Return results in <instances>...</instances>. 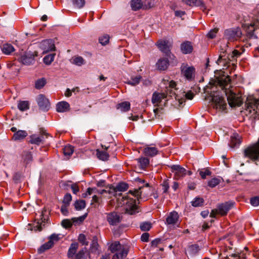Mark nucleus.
Masks as SVG:
<instances>
[{
  "mask_svg": "<svg viewBox=\"0 0 259 259\" xmlns=\"http://www.w3.org/2000/svg\"><path fill=\"white\" fill-rule=\"evenodd\" d=\"M131 104L128 102H123L118 104L117 105V109H119L122 112H126L130 110Z\"/></svg>",
  "mask_w": 259,
  "mask_h": 259,
  "instance_id": "2f4dec72",
  "label": "nucleus"
},
{
  "mask_svg": "<svg viewBox=\"0 0 259 259\" xmlns=\"http://www.w3.org/2000/svg\"><path fill=\"white\" fill-rule=\"evenodd\" d=\"M109 248L112 252L115 253L112 259H123L126 257L128 253V247L124 245L121 244L118 241L112 243Z\"/></svg>",
  "mask_w": 259,
  "mask_h": 259,
  "instance_id": "7ed1b4c3",
  "label": "nucleus"
},
{
  "mask_svg": "<svg viewBox=\"0 0 259 259\" xmlns=\"http://www.w3.org/2000/svg\"><path fill=\"white\" fill-rule=\"evenodd\" d=\"M163 193H167L169 188V183L168 180H164L161 184Z\"/></svg>",
  "mask_w": 259,
  "mask_h": 259,
  "instance_id": "5fc2aeb1",
  "label": "nucleus"
},
{
  "mask_svg": "<svg viewBox=\"0 0 259 259\" xmlns=\"http://www.w3.org/2000/svg\"><path fill=\"white\" fill-rule=\"evenodd\" d=\"M155 5L154 0L146 1L143 3V9H149L153 7Z\"/></svg>",
  "mask_w": 259,
  "mask_h": 259,
  "instance_id": "de8ad7c7",
  "label": "nucleus"
},
{
  "mask_svg": "<svg viewBox=\"0 0 259 259\" xmlns=\"http://www.w3.org/2000/svg\"><path fill=\"white\" fill-rule=\"evenodd\" d=\"M141 169H145L149 164V159L146 157H141L136 159Z\"/></svg>",
  "mask_w": 259,
  "mask_h": 259,
  "instance_id": "c756f323",
  "label": "nucleus"
},
{
  "mask_svg": "<svg viewBox=\"0 0 259 259\" xmlns=\"http://www.w3.org/2000/svg\"><path fill=\"white\" fill-rule=\"evenodd\" d=\"M99 42L103 46L107 44L109 41V36L107 34H104L99 38Z\"/></svg>",
  "mask_w": 259,
  "mask_h": 259,
  "instance_id": "8fccbe9b",
  "label": "nucleus"
},
{
  "mask_svg": "<svg viewBox=\"0 0 259 259\" xmlns=\"http://www.w3.org/2000/svg\"><path fill=\"white\" fill-rule=\"evenodd\" d=\"M241 143V140L239 135L236 133H234L231 137V141L229 146L231 148H236L238 147Z\"/></svg>",
  "mask_w": 259,
  "mask_h": 259,
  "instance_id": "aec40b11",
  "label": "nucleus"
},
{
  "mask_svg": "<svg viewBox=\"0 0 259 259\" xmlns=\"http://www.w3.org/2000/svg\"><path fill=\"white\" fill-rule=\"evenodd\" d=\"M27 136V133L24 130H19L14 133L13 139L14 141L21 140Z\"/></svg>",
  "mask_w": 259,
  "mask_h": 259,
  "instance_id": "cd10ccee",
  "label": "nucleus"
},
{
  "mask_svg": "<svg viewBox=\"0 0 259 259\" xmlns=\"http://www.w3.org/2000/svg\"><path fill=\"white\" fill-rule=\"evenodd\" d=\"M87 217V214H84L78 218H73L72 219V221L75 223H80L82 222Z\"/></svg>",
  "mask_w": 259,
  "mask_h": 259,
  "instance_id": "69168bd1",
  "label": "nucleus"
},
{
  "mask_svg": "<svg viewBox=\"0 0 259 259\" xmlns=\"http://www.w3.org/2000/svg\"><path fill=\"white\" fill-rule=\"evenodd\" d=\"M179 218V216L178 212L176 211H173L167 216L166 219V223L167 225H175L177 223Z\"/></svg>",
  "mask_w": 259,
  "mask_h": 259,
  "instance_id": "6ab92c4d",
  "label": "nucleus"
},
{
  "mask_svg": "<svg viewBox=\"0 0 259 259\" xmlns=\"http://www.w3.org/2000/svg\"><path fill=\"white\" fill-rule=\"evenodd\" d=\"M78 248V243L77 242H73L71 244L67 252V256L68 258H72L74 255L75 256L76 251Z\"/></svg>",
  "mask_w": 259,
  "mask_h": 259,
  "instance_id": "b1692460",
  "label": "nucleus"
},
{
  "mask_svg": "<svg viewBox=\"0 0 259 259\" xmlns=\"http://www.w3.org/2000/svg\"><path fill=\"white\" fill-rule=\"evenodd\" d=\"M96 191H97V189L96 188H89L86 191L87 195H91L92 194H96Z\"/></svg>",
  "mask_w": 259,
  "mask_h": 259,
  "instance_id": "774afa93",
  "label": "nucleus"
},
{
  "mask_svg": "<svg viewBox=\"0 0 259 259\" xmlns=\"http://www.w3.org/2000/svg\"><path fill=\"white\" fill-rule=\"evenodd\" d=\"M110 189L108 190V193L113 194L114 196H120L121 193L117 194L118 192H124L127 190L128 189V185L124 183H120L118 184L115 187L113 186H110Z\"/></svg>",
  "mask_w": 259,
  "mask_h": 259,
  "instance_id": "4468645a",
  "label": "nucleus"
},
{
  "mask_svg": "<svg viewBox=\"0 0 259 259\" xmlns=\"http://www.w3.org/2000/svg\"><path fill=\"white\" fill-rule=\"evenodd\" d=\"M71 200L72 196L71 194L69 193L66 194L64 197L63 201V204L69 205Z\"/></svg>",
  "mask_w": 259,
  "mask_h": 259,
  "instance_id": "4d7b16f0",
  "label": "nucleus"
},
{
  "mask_svg": "<svg viewBox=\"0 0 259 259\" xmlns=\"http://www.w3.org/2000/svg\"><path fill=\"white\" fill-rule=\"evenodd\" d=\"M142 188H140L138 189L135 190L134 191L130 190L128 192V194H131L132 195L136 197L137 200L139 201L140 199H141V196L142 192L141 190Z\"/></svg>",
  "mask_w": 259,
  "mask_h": 259,
  "instance_id": "c9c22d12",
  "label": "nucleus"
},
{
  "mask_svg": "<svg viewBox=\"0 0 259 259\" xmlns=\"http://www.w3.org/2000/svg\"><path fill=\"white\" fill-rule=\"evenodd\" d=\"M199 175L202 179H204L206 178L207 176H210L211 175V172L208 169L200 170Z\"/></svg>",
  "mask_w": 259,
  "mask_h": 259,
  "instance_id": "0e129e2a",
  "label": "nucleus"
},
{
  "mask_svg": "<svg viewBox=\"0 0 259 259\" xmlns=\"http://www.w3.org/2000/svg\"><path fill=\"white\" fill-rule=\"evenodd\" d=\"M54 244V242H52V240H50L47 243L43 244L38 249V251L41 253L46 250L49 249L51 248Z\"/></svg>",
  "mask_w": 259,
  "mask_h": 259,
  "instance_id": "4c0bfd02",
  "label": "nucleus"
},
{
  "mask_svg": "<svg viewBox=\"0 0 259 259\" xmlns=\"http://www.w3.org/2000/svg\"><path fill=\"white\" fill-rule=\"evenodd\" d=\"M140 229L143 231H148L151 228V224L149 222H143L140 224Z\"/></svg>",
  "mask_w": 259,
  "mask_h": 259,
  "instance_id": "603ef678",
  "label": "nucleus"
},
{
  "mask_svg": "<svg viewBox=\"0 0 259 259\" xmlns=\"http://www.w3.org/2000/svg\"><path fill=\"white\" fill-rule=\"evenodd\" d=\"M233 205L234 203L232 202L220 204L218 206L217 209L211 210L210 217L212 218H215L217 214H220L221 215H226Z\"/></svg>",
  "mask_w": 259,
  "mask_h": 259,
  "instance_id": "0eeeda50",
  "label": "nucleus"
},
{
  "mask_svg": "<svg viewBox=\"0 0 259 259\" xmlns=\"http://www.w3.org/2000/svg\"><path fill=\"white\" fill-rule=\"evenodd\" d=\"M98 238L96 236H94L93 237L92 242L91 245V248L93 251H96L98 249Z\"/></svg>",
  "mask_w": 259,
  "mask_h": 259,
  "instance_id": "3c124183",
  "label": "nucleus"
},
{
  "mask_svg": "<svg viewBox=\"0 0 259 259\" xmlns=\"http://www.w3.org/2000/svg\"><path fill=\"white\" fill-rule=\"evenodd\" d=\"M73 63L77 66L84 64V60L81 57H77L73 59Z\"/></svg>",
  "mask_w": 259,
  "mask_h": 259,
  "instance_id": "13d9d810",
  "label": "nucleus"
},
{
  "mask_svg": "<svg viewBox=\"0 0 259 259\" xmlns=\"http://www.w3.org/2000/svg\"><path fill=\"white\" fill-rule=\"evenodd\" d=\"M158 153V150L155 147H147L144 149V153L146 156L153 157Z\"/></svg>",
  "mask_w": 259,
  "mask_h": 259,
  "instance_id": "393cba45",
  "label": "nucleus"
},
{
  "mask_svg": "<svg viewBox=\"0 0 259 259\" xmlns=\"http://www.w3.org/2000/svg\"><path fill=\"white\" fill-rule=\"evenodd\" d=\"M131 7L134 11H137L140 9H143V3L141 0H132Z\"/></svg>",
  "mask_w": 259,
  "mask_h": 259,
  "instance_id": "bb28decb",
  "label": "nucleus"
},
{
  "mask_svg": "<svg viewBox=\"0 0 259 259\" xmlns=\"http://www.w3.org/2000/svg\"><path fill=\"white\" fill-rule=\"evenodd\" d=\"M122 205H126V210L130 214H133L137 212V206L136 201L135 199L130 198L128 195H124L122 197Z\"/></svg>",
  "mask_w": 259,
  "mask_h": 259,
  "instance_id": "423d86ee",
  "label": "nucleus"
},
{
  "mask_svg": "<svg viewBox=\"0 0 259 259\" xmlns=\"http://www.w3.org/2000/svg\"><path fill=\"white\" fill-rule=\"evenodd\" d=\"M213 108L220 111H223L226 108L227 103L223 95L216 93L212 95Z\"/></svg>",
  "mask_w": 259,
  "mask_h": 259,
  "instance_id": "6e6552de",
  "label": "nucleus"
},
{
  "mask_svg": "<svg viewBox=\"0 0 259 259\" xmlns=\"http://www.w3.org/2000/svg\"><path fill=\"white\" fill-rule=\"evenodd\" d=\"M221 181V179L219 178H213L208 181V186L211 188L215 187L220 183Z\"/></svg>",
  "mask_w": 259,
  "mask_h": 259,
  "instance_id": "79ce46f5",
  "label": "nucleus"
},
{
  "mask_svg": "<svg viewBox=\"0 0 259 259\" xmlns=\"http://www.w3.org/2000/svg\"><path fill=\"white\" fill-rule=\"evenodd\" d=\"M78 241L82 244L88 245L89 242L86 240V237L84 234H81L78 236Z\"/></svg>",
  "mask_w": 259,
  "mask_h": 259,
  "instance_id": "bf43d9fd",
  "label": "nucleus"
},
{
  "mask_svg": "<svg viewBox=\"0 0 259 259\" xmlns=\"http://www.w3.org/2000/svg\"><path fill=\"white\" fill-rule=\"evenodd\" d=\"M250 204L253 206H257L259 205V197L255 196L250 198Z\"/></svg>",
  "mask_w": 259,
  "mask_h": 259,
  "instance_id": "680f3d73",
  "label": "nucleus"
},
{
  "mask_svg": "<svg viewBox=\"0 0 259 259\" xmlns=\"http://www.w3.org/2000/svg\"><path fill=\"white\" fill-rule=\"evenodd\" d=\"M218 29H217V28H214L213 29H211L207 33V37L210 38H214L216 36V34L218 32Z\"/></svg>",
  "mask_w": 259,
  "mask_h": 259,
  "instance_id": "e2e57ef3",
  "label": "nucleus"
},
{
  "mask_svg": "<svg viewBox=\"0 0 259 259\" xmlns=\"http://www.w3.org/2000/svg\"><path fill=\"white\" fill-rule=\"evenodd\" d=\"M42 141V138L41 137L32 136L31 137L30 142L32 144L39 145Z\"/></svg>",
  "mask_w": 259,
  "mask_h": 259,
  "instance_id": "864d4df0",
  "label": "nucleus"
},
{
  "mask_svg": "<svg viewBox=\"0 0 259 259\" xmlns=\"http://www.w3.org/2000/svg\"><path fill=\"white\" fill-rule=\"evenodd\" d=\"M141 78L142 77L140 75L132 76L130 79L127 80L125 82L126 83L132 86H135L140 83Z\"/></svg>",
  "mask_w": 259,
  "mask_h": 259,
  "instance_id": "7c9ffc66",
  "label": "nucleus"
},
{
  "mask_svg": "<svg viewBox=\"0 0 259 259\" xmlns=\"http://www.w3.org/2000/svg\"><path fill=\"white\" fill-rule=\"evenodd\" d=\"M230 81L231 79L228 75L224 74L217 77L212 84L210 82L211 92H217L215 89L220 88L223 92V94H225L226 96L228 104L231 107L240 106L242 104L241 97L237 95L232 90L229 89L231 87L229 84Z\"/></svg>",
  "mask_w": 259,
  "mask_h": 259,
  "instance_id": "f257e3e1",
  "label": "nucleus"
},
{
  "mask_svg": "<svg viewBox=\"0 0 259 259\" xmlns=\"http://www.w3.org/2000/svg\"><path fill=\"white\" fill-rule=\"evenodd\" d=\"M73 6L78 9L82 8L85 5V0H72Z\"/></svg>",
  "mask_w": 259,
  "mask_h": 259,
  "instance_id": "09e8293b",
  "label": "nucleus"
},
{
  "mask_svg": "<svg viewBox=\"0 0 259 259\" xmlns=\"http://www.w3.org/2000/svg\"><path fill=\"white\" fill-rule=\"evenodd\" d=\"M204 202L203 198L200 197H196L191 201L192 205L194 207H198L201 206Z\"/></svg>",
  "mask_w": 259,
  "mask_h": 259,
  "instance_id": "a18cd8bd",
  "label": "nucleus"
},
{
  "mask_svg": "<svg viewBox=\"0 0 259 259\" xmlns=\"http://www.w3.org/2000/svg\"><path fill=\"white\" fill-rule=\"evenodd\" d=\"M37 104L41 110L47 111L50 108V104L49 100L42 94H40L36 98Z\"/></svg>",
  "mask_w": 259,
  "mask_h": 259,
  "instance_id": "ddd939ff",
  "label": "nucleus"
},
{
  "mask_svg": "<svg viewBox=\"0 0 259 259\" xmlns=\"http://www.w3.org/2000/svg\"><path fill=\"white\" fill-rule=\"evenodd\" d=\"M181 50L184 54H190L193 50V47L190 41H187L181 44Z\"/></svg>",
  "mask_w": 259,
  "mask_h": 259,
  "instance_id": "4be33fe9",
  "label": "nucleus"
},
{
  "mask_svg": "<svg viewBox=\"0 0 259 259\" xmlns=\"http://www.w3.org/2000/svg\"><path fill=\"white\" fill-rule=\"evenodd\" d=\"M163 84L165 86V85L163 83ZM165 88H166L165 87ZM165 92L166 94L165 93H157L154 92L152 95V102L155 106L158 105L162 101V99H164L166 98V96L167 95H169V93L166 92V88H165Z\"/></svg>",
  "mask_w": 259,
  "mask_h": 259,
  "instance_id": "dca6fc26",
  "label": "nucleus"
},
{
  "mask_svg": "<svg viewBox=\"0 0 259 259\" xmlns=\"http://www.w3.org/2000/svg\"><path fill=\"white\" fill-rule=\"evenodd\" d=\"M55 54H51L46 56L44 58V62L46 65H50L54 61Z\"/></svg>",
  "mask_w": 259,
  "mask_h": 259,
  "instance_id": "c03bdc74",
  "label": "nucleus"
},
{
  "mask_svg": "<svg viewBox=\"0 0 259 259\" xmlns=\"http://www.w3.org/2000/svg\"><path fill=\"white\" fill-rule=\"evenodd\" d=\"M39 47L43 51L44 53L55 50L54 42L52 39L42 40L39 44Z\"/></svg>",
  "mask_w": 259,
  "mask_h": 259,
  "instance_id": "2eb2a0df",
  "label": "nucleus"
},
{
  "mask_svg": "<svg viewBox=\"0 0 259 259\" xmlns=\"http://www.w3.org/2000/svg\"><path fill=\"white\" fill-rule=\"evenodd\" d=\"M162 83L165 85L167 89L166 92L169 93L170 96L172 97L174 96L175 99L179 102L180 105L183 104L185 102V98L192 100L194 97V94L191 91H189L187 93L183 92L182 93V96L176 94V91L178 90V88L176 87V82L172 80L163 78Z\"/></svg>",
  "mask_w": 259,
  "mask_h": 259,
  "instance_id": "f03ea898",
  "label": "nucleus"
},
{
  "mask_svg": "<svg viewBox=\"0 0 259 259\" xmlns=\"http://www.w3.org/2000/svg\"><path fill=\"white\" fill-rule=\"evenodd\" d=\"M74 206L76 210H80L85 208V202L84 200H77L74 203Z\"/></svg>",
  "mask_w": 259,
  "mask_h": 259,
  "instance_id": "a19ab883",
  "label": "nucleus"
},
{
  "mask_svg": "<svg viewBox=\"0 0 259 259\" xmlns=\"http://www.w3.org/2000/svg\"><path fill=\"white\" fill-rule=\"evenodd\" d=\"M199 250V246L197 244H193L188 247V252L192 255L197 253Z\"/></svg>",
  "mask_w": 259,
  "mask_h": 259,
  "instance_id": "58836bf2",
  "label": "nucleus"
},
{
  "mask_svg": "<svg viewBox=\"0 0 259 259\" xmlns=\"http://www.w3.org/2000/svg\"><path fill=\"white\" fill-rule=\"evenodd\" d=\"M225 51H222L221 52L219 57L216 61L218 65H222L224 67H226L229 61H233L241 55V53L238 51L234 50L231 54L226 56L225 54Z\"/></svg>",
  "mask_w": 259,
  "mask_h": 259,
  "instance_id": "20e7f679",
  "label": "nucleus"
},
{
  "mask_svg": "<svg viewBox=\"0 0 259 259\" xmlns=\"http://www.w3.org/2000/svg\"><path fill=\"white\" fill-rule=\"evenodd\" d=\"M73 147L71 145H67L63 148L64 155L70 156L73 152Z\"/></svg>",
  "mask_w": 259,
  "mask_h": 259,
  "instance_id": "49530a36",
  "label": "nucleus"
},
{
  "mask_svg": "<svg viewBox=\"0 0 259 259\" xmlns=\"http://www.w3.org/2000/svg\"><path fill=\"white\" fill-rule=\"evenodd\" d=\"M22 160L25 164L29 163L32 160V156L30 153L28 152H24L22 155Z\"/></svg>",
  "mask_w": 259,
  "mask_h": 259,
  "instance_id": "ea45409f",
  "label": "nucleus"
},
{
  "mask_svg": "<svg viewBox=\"0 0 259 259\" xmlns=\"http://www.w3.org/2000/svg\"><path fill=\"white\" fill-rule=\"evenodd\" d=\"M3 53L6 55H10L15 51L14 47L9 44H5L2 47Z\"/></svg>",
  "mask_w": 259,
  "mask_h": 259,
  "instance_id": "c85d7f7f",
  "label": "nucleus"
},
{
  "mask_svg": "<svg viewBox=\"0 0 259 259\" xmlns=\"http://www.w3.org/2000/svg\"><path fill=\"white\" fill-rule=\"evenodd\" d=\"M246 111L252 113L254 118L259 119V100H254L247 103Z\"/></svg>",
  "mask_w": 259,
  "mask_h": 259,
  "instance_id": "9d476101",
  "label": "nucleus"
},
{
  "mask_svg": "<svg viewBox=\"0 0 259 259\" xmlns=\"http://www.w3.org/2000/svg\"><path fill=\"white\" fill-rule=\"evenodd\" d=\"M96 155L99 159L103 161L107 160L109 158L108 154L104 151H100L99 150H97Z\"/></svg>",
  "mask_w": 259,
  "mask_h": 259,
  "instance_id": "72a5a7b5",
  "label": "nucleus"
},
{
  "mask_svg": "<svg viewBox=\"0 0 259 259\" xmlns=\"http://www.w3.org/2000/svg\"><path fill=\"white\" fill-rule=\"evenodd\" d=\"M242 36V31L238 27L227 29L224 31V37L229 41H234Z\"/></svg>",
  "mask_w": 259,
  "mask_h": 259,
  "instance_id": "39448f33",
  "label": "nucleus"
},
{
  "mask_svg": "<svg viewBox=\"0 0 259 259\" xmlns=\"http://www.w3.org/2000/svg\"><path fill=\"white\" fill-rule=\"evenodd\" d=\"M259 29L258 24H250L248 28V33L251 37H254L255 38H257V35L256 32Z\"/></svg>",
  "mask_w": 259,
  "mask_h": 259,
  "instance_id": "a878e982",
  "label": "nucleus"
},
{
  "mask_svg": "<svg viewBox=\"0 0 259 259\" xmlns=\"http://www.w3.org/2000/svg\"><path fill=\"white\" fill-rule=\"evenodd\" d=\"M43 214L41 213L40 215V218L39 219H37L36 225L34 227V229L35 230H38L40 231L42 230V226H44V223H45V219L42 220Z\"/></svg>",
  "mask_w": 259,
  "mask_h": 259,
  "instance_id": "f704fd0d",
  "label": "nucleus"
},
{
  "mask_svg": "<svg viewBox=\"0 0 259 259\" xmlns=\"http://www.w3.org/2000/svg\"><path fill=\"white\" fill-rule=\"evenodd\" d=\"M17 106L20 111H24L29 108V103L27 101H20L18 102Z\"/></svg>",
  "mask_w": 259,
  "mask_h": 259,
  "instance_id": "473e14b6",
  "label": "nucleus"
},
{
  "mask_svg": "<svg viewBox=\"0 0 259 259\" xmlns=\"http://www.w3.org/2000/svg\"><path fill=\"white\" fill-rule=\"evenodd\" d=\"M70 105L67 102H59L56 105V110L58 112H65L69 110Z\"/></svg>",
  "mask_w": 259,
  "mask_h": 259,
  "instance_id": "5701e85b",
  "label": "nucleus"
},
{
  "mask_svg": "<svg viewBox=\"0 0 259 259\" xmlns=\"http://www.w3.org/2000/svg\"><path fill=\"white\" fill-rule=\"evenodd\" d=\"M87 252V248L84 247L80 250L75 255V259H82Z\"/></svg>",
  "mask_w": 259,
  "mask_h": 259,
  "instance_id": "6e6d98bb",
  "label": "nucleus"
},
{
  "mask_svg": "<svg viewBox=\"0 0 259 259\" xmlns=\"http://www.w3.org/2000/svg\"><path fill=\"white\" fill-rule=\"evenodd\" d=\"M168 42L165 40H159L157 42V46L159 49L166 56L170 58L169 47L168 45Z\"/></svg>",
  "mask_w": 259,
  "mask_h": 259,
  "instance_id": "f3484780",
  "label": "nucleus"
},
{
  "mask_svg": "<svg viewBox=\"0 0 259 259\" xmlns=\"http://www.w3.org/2000/svg\"><path fill=\"white\" fill-rule=\"evenodd\" d=\"M107 219L109 223L111 225H116L120 222L119 215L115 212L108 213Z\"/></svg>",
  "mask_w": 259,
  "mask_h": 259,
  "instance_id": "a211bd4d",
  "label": "nucleus"
},
{
  "mask_svg": "<svg viewBox=\"0 0 259 259\" xmlns=\"http://www.w3.org/2000/svg\"><path fill=\"white\" fill-rule=\"evenodd\" d=\"M37 56V53L31 52H25L21 55L20 61L24 65H29L32 64L34 61V57Z\"/></svg>",
  "mask_w": 259,
  "mask_h": 259,
  "instance_id": "9b49d317",
  "label": "nucleus"
},
{
  "mask_svg": "<svg viewBox=\"0 0 259 259\" xmlns=\"http://www.w3.org/2000/svg\"><path fill=\"white\" fill-rule=\"evenodd\" d=\"M46 83V80L45 78L37 79L35 83V87L37 89H40L44 87Z\"/></svg>",
  "mask_w": 259,
  "mask_h": 259,
  "instance_id": "37998d69",
  "label": "nucleus"
},
{
  "mask_svg": "<svg viewBox=\"0 0 259 259\" xmlns=\"http://www.w3.org/2000/svg\"><path fill=\"white\" fill-rule=\"evenodd\" d=\"M62 226L65 228H68L72 226V222L68 219H64L62 221Z\"/></svg>",
  "mask_w": 259,
  "mask_h": 259,
  "instance_id": "052dcab7",
  "label": "nucleus"
},
{
  "mask_svg": "<svg viewBox=\"0 0 259 259\" xmlns=\"http://www.w3.org/2000/svg\"><path fill=\"white\" fill-rule=\"evenodd\" d=\"M183 2L190 6H199L202 5V2L200 0H183Z\"/></svg>",
  "mask_w": 259,
  "mask_h": 259,
  "instance_id": "e433bc0d",
  "label": "nucleus"
},
{
  "mask_svg": "<svg viewBox=\"0 0 259 259\" xmlns=\"http://www.w3.org/2000/svg\"><path fill=\"white\" fill-rule=\"evenodd\" d=\"M182 75L188 80H192L195 78V69L193 66L183 63L181 66Z\"/></svg>",
  "mask_w": 259,
  "mask_h": 259,
  "instance_id": "1a4fd4ad",
  "label": "nucleus"
},
{
  "mask_svg": "<svg viewBox=\"0 0 259 259\" xmlns=\"http://www.w3.org/2000/svg\"><path fill=\"white\" fill-rule=\"evenodd\" d=\"M169 65V61L167 58H161L159 59L156 64L157 68L159 70H166Z\"/></svg>",
  "mask_w": 259,
  "mask_h": 259,
  "instance_id": "412c9836",
  "label": "nucleus"
},
{
  "mask_svg": "<svg viewBox=\"0 0 259 259\" xmlns=\"http://www.w3.org/2000/svg\"><path fill=\"white\" fill-rule=\"evenodd\" d=\"M69 205L63 204L61 207V213L65 216L68 214V207Z\"/></svg>",
  "mask_w": 259,
  "mask_h": 259,
  "instance_id": "338daca9",
  "label": "nucleus"
},
{
  "mask_svg": "<svg viewBox=\"0 0 259 259\" xmlns=\"http://www.w3.org/2000/svg\"><path fill=\"white\" fill-rule=\"evenodd\" d=\"M171 169L174 174V177L176 180H180L187 175V170L180 165H171Z\"/></svg>",
  "mask_w": 259,
  "mask_h": 259,
  "instance_id": "f8f14e48",
  "label": "nucleus"
}]
</instances>
